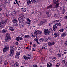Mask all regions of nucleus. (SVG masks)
<instances>
[{
  "label": "nucleus",
  "mask_w": 67,
  "mask_h": 67,
  "mask_svg": "<svg viewBox=\"0 0 67 67\" xmlns=\"http://www.w3.org/2000/svg\"><path fill=\"white\" fill-rule=\"evenodd\" d=\"M30 37V36L29 35H26L25 36L24 38H29Z\"/></svg>",
  "instance_id": "nucleus-15"
},
{
  "label": "nucleus",
  "mask_w": 67,
  "mask_h": 67,
  "mask_svg": "<svg viewBox=\"0 0 67 67\" xmlns=\"http://www.w3.org/2000/svg\"><path fill=\"white\" fill-rule=\"evenodd\" d=\"M53 30L54 31H55L56 29L57 28V26L55 25H53Z\"/></svg>",
  "instance_id": "nucleus-10"
},
{
  "label": "nucleus",
  "mask_w": 67,
  "mask_h": 67,
  "mask_svg": "<svg viewBox=\"0 0 67 67\" xmlns=\"http://www.w3.org/2000/svg\"><path fill=\"white\" fill-rule=\"evenodd\" d=\"M35 49H34V48H32V51H35Z\"/></svg>",
  "instance_id": "nucleus-55"
},
{
  "label": "nucleus",
  "mask_w": 67,
  "mask_h": 67,
  "mask_svg": "<svg viewBox=\"0 0 67 67\" xmlns=\"http://www.w3.org/2000/svg\"><path fill=\"white\" fill-rule=\"evenodd\" d=\"M64 7H61L60 8V10H62V11H64Z\"/></svg>",
  "instance_id": "nucleus-30"
},
{
  "label": "nucleus",
  "mask_w": 67,
  "mask_h": 67,
  "mask_svg": "<svg viewBox=\"0 0 67 67\" xmlns=\"http://www.w3.org/2000/svg\"><path fill=\"white\" fill-rule=\"evenodd\" d=\"M66 31L67 32V26H66Z\"/></svg>",
  "instance_id": "nucleus-64"
},
{
  "label": "nucleus",
  "mask_w": 67,
  "mask_h": 67,
  "mask_svg": "<svg viewBox=\"0 0 67 67\" xmlns=\"http://www.w3.org/2000/svg\"><path fill=\"white\" fill-rule=\"evenodd\" d=\"M59 22V21L58 20H55L54 21V22Z\"/></svg>",
  "instance_id": "nucleus-43"
},
{
  "label": "nucleus",
  "mask_w": 67,
  "mask_h": 67,
  "mask_svg": "<svg viewBox=\"0 0 67 67\" xmlns=\"http://www.w3.org/2000/svg\"><path fill=\"white\" fill-rule=\"evenodd\" d=\"M46 13L47 14H49V12L48 11H46Z\"/></svg>",
  "instance_id": "nucleus-46"
},
{
  "label": "nucleus",
  "mask_w": 67,
  "mask_h": 67,
  "mask_svg": "<svg viewBox=\"0 0 67 67\" xmlns=\"http://www.w3.org/2000/svg\"><path fill=\"white\" fill-rule=\"evenodd\" d=\"M38 34H42V31H41L38 30Z\"/></svg>",
  "instance_id": "nucleus-31"
},
{
  "label": "nucleus",
  "mask_w": 67,
  "mask_h": 67,
  "mask_svg": "<svg viewBox=\"0 0 67 67\" xmlns=\"http://www.w3.org/2000/svg\"><path fill=\"white\" fill-rule=\"evenodd\" d=\"M38 52L39 53H41L42 52V49H40L38 51Z\"/></svg>",
  "instance_id": "nucleus-48"
},
{
  "label": "nucleus",
  "mask_w": 67,
  "mask_h": 67,
  "mask_svg": "<svg viewBox=\"0 0 67 67\" xmlns=\"http://www.w3.org/2000/svg\"><path fill=\"white\" fill-rule=\"evenodd\" d=\"M33 67H37V65H34L33 66Z\"/></svg>",
  "instance_id": "nucleus-47"
},
{
  "label": "nucleus",
  "mask_w": 67,
  "mask_h": 67,
  "mask_svg": "<svg viewBox=\"0 0 67 67\" xmlns=\"http://www.w3.org/2000/svg\"><path fill=\"white\" fill-rule=\"evenodd\" d=\"M15 1L16 2V3H17V4H18V5L19 6V4L18 3V1H17V0H15Z\"/></svg>",
  "instance_id": "nucleus-45"
},
{
  "label": "nucleus",
  "mask_w": 67,
  "mask_h": 67,
  "mask_svg": "<svg viewBox=\"0 0 67 67\" xmlns=\"http://www.w3.org/2000/svg\"><path fill=\"white\" fill-rule=\"evenodd\" d=\"M2 32L3 33H5L7 32V30L5 29H3L2 30Z\"/></svg>",
  "instance_id": "nucleus-22"
},
{
  "label": "nucleus",
  "mask_w": 67,
  "mask_h": 67,
  "mask_svg": "<svg viewBox=\"0 0 67 67\" xmlns=\"http://www.w3.org/2000/svg\"><path fill=\"white\" fill-rule=\"evenodd\" d=\"M19 39L20 40H23V38L21 37H19Z\"/></svg>",
  "instance_id": "nucleus-52"
},
{
  "label": "nucleus",
  "mask_w": 67,
  "mask_h": 67,
  "mask_svg": "<svg viewBox=\"0 0 67 67\" xmlns=\"http://www.w3.org/2000/svg\"><path fill=\"white\" fill-rule=\"evenodd\" d=\"M65 44L66 46H67V41H66L65 42Z\"/></svg>",
  "instance_id": "nucleus-50"
},
{
  "label": "nucleus",
  "mask_w": 67,
  "mask_h": 67,
  "mask_svg": "<svg viewBox=\"0 0 67 67\" xmlns=\"http://www.w3.org/2000/svg\"><path fill=\"white\" fill-rule=\"evenodd\" d=\"M65 60H63L62 61V63H63V64H65V62H65Z\"/></svg>",
  "instance_id": "nucleus-44"
},
{
  "label": "nucleus",
  "mask_w": 67,
  "mask_h": 67,
  "mask_svg": "<svg viewBox=\"0 0 67 67\" xmlns=\"http://www.w3.org/2000/svg\"><path fill=\"white\" fill-rule=\"evenodd\" d=\"M5 39V42H8L9 41H10L11 40V37L9 34L8 33H6V36Z\"/></svg>",
  "instance_id": "nucleus-2"
},
{
  "label": "nucleus",
  "mask_w": 67,
  "mask_h": 67,
  "mask_svg": "<svg viewBox=\"0 0 67 67\" xmlns=\"http://www.w3.org/2000/svg\"><path fill=\"white\" fill-rule=\"evenodd\" d=\"M21 49V48L20 47L19 48H18V50H20Z\"/></svg>",
  "instance_id": "nucleus-61"
},
{
  "label": "nucleus",
  "mask_w": 67,
  "mask_h": 67,
  "mask_svg": "<svg viewBox=\"0 0 67 67\" xmlns=\"http://www.w3.org/2000/svg\"><path fill=\"white\" fill-rule=\"evenodd\" d=\"M52 60H53V61H55L56 60V58L55 57H53L52 59Z\"/></svg>",
  "instance_id": "nucleus-32"
},
{
  "label": "nucleus",
  "mask_w": 67,
  "mask_h": 67,
  "mask_svg": "<svg viewBox=\"0 0 67 67\" xmlns=\"http://www.w3.org/2000/svg\"><path fill=\"white\" fill-rule=\"evenodd\" d=\"M59 63H58L56 65V66L57 67H59Z\"/></svg>",
  "instance_id": "nucleus-38"
},
{
  "label": "nucleus",
  "mask_w": 67,
  "mask_h": 67,
  "mask_svg": "<svg viewBox=\"0 0 67 67\" xmlns=\"http://www.w3.org/2000/svg\"><path fill=\"white\" fill-rule=\"evenodd\" d=\"M28 56H31V55L30 54H28Z\"/></svg>",
  "instance_id": "nucleus-59"
},
{
  "label": "nucleus",
  "mask_w": 67,
  "mask_h": 67,
  "mask_svg": "<svg viewBox=\"0 0 67 67\" xmlns=\"http://www.w3.org/2000/svg\"><path fill=\"white\" fill-rule=\"evenodd\" d=\"M59 14H55L54 15V17L55 18H57V17H59Z\"/></svg>",
  "instance_id": "nucleus-29"
},
{
  "label": "nucleus",
  "mask_w": 67,
  "mask_h": 67,
  "mask_svg": "<svg viewBox=\"0 0 67 67\" xmlns=\"http://www.w3.org/2000/svg\"><path fill=\"white\" fill-rule=\"evenodd\" d=\"M55 5H54V8H57L59 7V4L58 3H57L55 4Z\"/></svg>",
  "instance_id": "nucleus-17"
},
{
  "label": "nucleus",
  "mask_w": 67,
  "mask_h": 67,
  "mask_svg": "<svg viewBox=\"0 0 67 67\" xmlns=\"http://www.w3.org/2000/svg\"><path fill=\"white\" fill-rule=\"evenodd\" d=\"M35 41L36 42H37L38 41V38L36 36V38L35 39Z\"/></svg>",
  "instance_id": "nucleus-34"
},
{
  "label": "nucleus",
  "mask_w": 67,
  "mask_h": 67,
  "mask_svg": "<svg viewBox=\"0 0 67 67\" xmlns=\"http://www.w3.org/2000/svg\"><path fill=\"white\" fill-rule=\"evenodd\" d=\"M55 25H57V26L59 25V26H60L61 25V24L60 23H56Z\"/></svg>",
  "instance_id": "nucleus-24"
},
{
  "label": "nucleus",
  "mask_w": 67,
  "mask_h": 67,
  "mask_svg": "<svg viewBox=\"0 0 67 67\" xmlns=\"http://www.w3.org/2000/svg\"><path fill=\"white\" fill-rule=\"evenodd\" d=\"M43 47H44L43 48L44 49L46 50L47 48V46L46 45H43Z\"/></svg>",
  "instance_id": "nucleus-25"
},
{
  "label": "nucleus",
  "mask_w": 67,
  "mask_h": 67,
  "mask_svg": "<svg viewBox=\"0 0 67 67\" xmlns=\"http://www.w3.org/2000/svg\"><path fill=\"white\" fill-rule=\"evenodd\" d=\"M21 10L22 11H23V12H25V11H26V9L25 8H23L21 9Z\"/></svg>",
  "instance_id": "nucleus-14"
},
{
  "label": "nucleus",
  "mask_w": 67,
  "mask_h": 67,
  "mask_svg": "<svg viewBox=\"0 0 67 67\" xmlns=\"http://www.w3.org/2000/svg\"><path fill=\"white\" fill-rule=\"evenodd\" d=\"M13 22L14 23L15 22H17V20L16 19H14L13 20H12Z\"/></svg>",
  "instance_id": "nucleus-26"
},
{
  "label": "nucleus",
  "mask_w": 67,
  "mask_h": 67,
  "mask_svg": "<svg viewBox=\"0 0 67 67\" xmlns=\"http://www.w3.org/2000/svg\"><path fill=\"white\" fill-rule=\"evenodd\" d=\"M65 18V19H67V16H66L64 17Z\"/></svg>",
  "instance_id": "nucleus-63"
},
{
  "label": "nucleus",
  "mask_w": 67,
  "mask_h": 67,
  "mask_svg": "<svg viewBox=\"0 0 67 67\" xmlns=\"http://www.w3.org/2000/svg\"><path fill=\"white\" fill-rule=\"evenodd\" d=\"M10 31H14V29L13 27H10Z\"/></svg>",
  "instance_id": "nucleus-28"
},
{
  "label": "nucleus",
  "mask_w": 67,
  "mask_h": 67,
  "mask_svg": "<svg viewBox=\"0 0 67 67\" xmlns=\"http://www.w3.org/2000/svg\"><path fill=\"white\" fill-rule=\"evenodd\" d=\"M12 14L13 16L14 15H16L17 14V13L15 12L14 11L12 13Z\"/></svg>",
  "instance_id": "nucleus-11"
},
{
  "label": "nucleus",
  "mask_w": 67,
  "mask_h": 67,
  "mask_svg": "<svg viewBox=\"0 0 67 67\" xmlns=\"http://www.w3.org/2000/svg\"><path fill=\"white\" fill-rule=\"evenodd\" d=\"M27 24H30L31 23V22L30 19H29V18H27Z\"/></svg>",
  "instance_id": "nucleus-13"
},
{
  "label": "nucleus",
  "mask_w": 67,
  "mask_h": 67,
  "mask_svg": "<svg viewBox=\"0 0 67 67\" xmlns=\"http://www.w3.org/2000/svg\"><path fill=\"white\" fill-rule=\"evenodd\" d=\"M15 26H18V24L17 23H16L15 25Z\"/></svg>",
  "instance_id": "nucleus-57"
},
{
  "label": "nucleus",
  "mask_w": 67,
  "mask_h": 67,
  "mask_svg": "<svg viewBox=\"0 0 67 67\" xmlns=\"http://www.w3.org/2000/svg\"><path fill=\"white\" fill-rule=\"evenodd\" d=\"M52 8V5H51L50 6H47L46 8L47 9H49V8Z\"/></svg>",
  "instance_id": "nucleus-27"
},
{
  "label": "nucleus",
  "mask_w": 67,
  "mask_h": 67,
  "mask_svg": "<svg viewBox=\"0 0 67 67\" xmlns=\"http://www.w3.org/2000/svg\"><path fill=\"white\" fill-rule=\"evenodd\" d=\"M29 50H31V46H30L29 47Z\"/></svg>",
  "instance_id": "nucleus-51"
},
{
  "label": "nucleus",
  "mask_w": 67,
  "mask_h": 67,
  "mask_svg": "<svg viewBox=\"0 0 67 67\" xmlns=\"http://www.w3.org/2000/svg\"><path fill=\"white\" fill-rule=\"evenodd\" d=\"M44 38H41L39 39V41L40 42H42L44 41Z\"/></svg>",
  "instance_id": "nucleus-21"
},
{
  "label": "nucleus",
  "mask_w": 67,
  "mask_h": 67,
  "mask_svg": "<svg viewBox=\"0 0 67 67\" xmlns=\"http://www.w3.org/2000/svg\"><path fill=\"white\" fill-rule=\"evenodd\" d=\"M48 45L49 46H52L53 45H54L55 44V43L54 42H49L48 43Z\"/></svg>",
  "instance_id": "nucleus-6"
},
{
  "label": "nucleus",
  "mask_w": 67,
  "mask_h": 67,
  "mask_svg": "<svg viewBox=\"0 0 67 67\" xmlns=\"http://www.w3.org/2000/svg\"><path fill=\"white\" fill-rule=\"evenodd\" d=\"M20 54V53L19 52H17L16 53V55L17 56H19Z\"/></svg>",
  "instance_id": "nucleus-36"
},
{
  "label": "nucleus",
  "mask_w": 67,
  "mask_h": 67,
  "mask_svg": "<svg viewBox=\"0 0 67 67\" xmlns=\"http://www.w3.org/2000/svg\"><path fill=\"white\" fill-rule=\"evenodd\" d=\"M23 57L25 60H28L30 59V57H26L25 55H24Z\"/></svg>",
  "instance_id": "nucleus-8"
},
{
  "label": "nucleus",
  "mask_w": 67,
  "mask_h": 67,
  "mask_svg": "<svg viewBox=\"0 0 67 67\" xmlns=\"http://www.w3.org/2000/svg\"><path fill=\"white\" fill-rule=\"evenodd\" d=\"M50 32L49 30L47 29H45L44 30V34L45 35H47V34H49Z\"/></svg>",
  "instance_id": "nucleus-5"
},
{
  "label": "nucleus",
  "mask_w": 67,
  "mask_h": 67,
  "mask_svg": "<svg viewBox=\"0 0 67 67\" xmlns=\"http://www.w3.org/2000/svg\"><path fill=\"white\" fill-rule=\"evenodd\" d=\"M48 39H47V38H45V39L44 40V41L45 42H48Z\"/></svg>",
  "instance_id": "nucleus-37"
},
{
  "label": "nucleus",
  "mask_w": 67,
  "mask_h": 67,
  "mask_svg": "<svg viewBox=\"0 0 67 67\" xmlns=\"http://www.w3.org/2000/svg\"><path fill=\"white\" fill-rule=\"evenodd\" d=\"M4 63L5 65H8V62L7 61H4Z\"/></svg>",
  "instance_id": "nucleus-35"
},
{
  "label": "nucleus",
  "mask_w": 67,
  "mask_h": 67,
  "mask_svg": "<svg viewBox=\"0 0 67 67\" xmlns=\"http://www.w3.org/2000/svg\"><path fill=\"white\" fill-rule=\"evenodd\" d=\"M31 2L32 3H35L36 2V1L35 0H31Z\"/></svg>",
  "instance_id": "nucleus-33"
},
{
  "label": "nucleus",
  "mask_w": 67,
  "mask_h": 67,
  "mask_svg": "<svg viewBox=\"0 0 67 67\" xmlns=\"http://www.w3.org/2000/svg\"><path fill=\"white\" fill-rule=\"evenodd\" d=\"M49 30L51 32H52L53 31V30L52 29V28H51L49 29Z\"/></svg>",
  "instance_id": "nucleus-49"
},
{
  "label": "nucleus",
  "mask_w": 67,
  "mask_h": 67,
  "mask_svg": "<svg viewBox=\"0 0 67 67\" xmlns=\"http://www.w3.org/2000/svg\"><path fill=\"white\" fill-rule=\"evenodd\" d=\"M58 2V0H57L56 1V0H53V3L54 4H56V3H57Z\"/></svg>",
  "instance_id": "nucleus-19"
},
{
  "label": "nucleus",
  "mask_w": 67,
  "mask_h": 67,
  "mask_svg": "<svg viewBox=\"0 0 67 67\" xmlns=\"http://www.w3.org/2000/svg\"><path fill=\"white\" fill-rule=\"evenodd\" d=\"M30 45H32V42H30Z\"/></svg>",
  "instance_id": "nucleus-60"
},
{
  "label": "nucleus",
  "mask_w": 67,
  "mask_h": 67,
  "mask_svg": "<svg viewBox=\"0 0 67 67\" xmlns=\"http://www.w3.org/2000/svg\"><path fill=\"white\" fill-rule=\"evenodd\" d=\"M5 47L3 49V53H5L9 50V46L8 45H6L5 46Z\"/></svg>",
  "instance_id": "nucleus-4"
},
{
  "label": "nucleus",
  "mask_w": 67,
  "mask_h": 67,
  "mask_svg": "<svg viewBox=\"0 0 67 67\" xmlns=\"http://www.w3.org/2000/svg\"><path fill=\"white\" fill-rule=\"evenodd\" d=\"M16 45H18V44H19V43H18V42H16Z\"/></svg>",
  "instance_id": "nucleus-62"
},
{
  "label": "nucleus",
  "mask_w": 67,
  "mask_h": 67,
  "mask_svg": "<svg viewBox=\"0 0 67 67\" xmlns=\"http://www.w3.org/2000/svg\"><path fill=\"white\" fill-rule=\"evenodd\" d=\"M59 31L60 32H62L64 31V29H61Z\"/></svg>",
  "instance_id": "nucleus-41"
},
{
  "label": "nucleus",
  "mask_w": 67,
  "mask_h": 67,
  "mask_svg": "<svg viewBox=\"0 0 67 67\" xmlns=\"http://www.w3.org/2000/svg\"><path fill=\"white\" fill-rule=\"evenodd\" d=\"M58 57H61V55L60 54L58 53Z\"/></svg>",
  "instance_id": "nucleus-39"
},
{
  "label": "nucleus",
  "mask_w": 67,
  "mask_h": 67,
  "mask_svg": "<svg viewBox=\"0 0 67 67\" xmlns=\"http://www.w3.org/2000/svg\"><path fill=\"white\" fill-rule=\"evenodd\" d=\"M63 12L62 13V14H64V13H65V10H64L63 11Z\"/></svg>",
  "instance_id": "nucleus-53"
},
{
  "label": "nucleus",
  "mask_w": 67,
  "mask_h": 67,
  "mask_svg": "<svg viewBox=\"0 0 67 67\" xmlns=\"http://www.w3.org/2000/svg\"><path fill=\"white\" fill-rule=\"evenodd\" d=\"M1 24H0V28L2 29L3 28V26H2V24H3V23H4V22H2L1 23Z\"/></svg>",
  "instance_id": "nucleus-18"
},
{
  "label": "nucleus",
  "mask_w": 67,
  "mask_h": 67,
  "mask_svg": "<svg viewBox=\"0 0 67 67\" xmlns=\"http://www.w3.org/2000/svg\"><path fill=\"white\" fill-rule=\"evenodd\" d=\"M12 66H13V67H18L19 66V64L18 62H16L14 65H12Z\"/></svg>",
  "instance_id": "nucleus-12"
},
{
  "label": "nucleus",
  "mask_w": 67,
  "mask_h": 67,
  "mask_svg": "<svg viewBox=\"0 0 67 67\" xmlns=\"http://www.w3.org/2000/svg\"><path fill=\"white\" fill-rule=\"evenodd\" d=\"M27 4L28 5H29V4H31V2L30 0H28L27 1Z\"/></svg>",
  "instance_id": "nucleus-20"
},
{
  "label": "nucleus",
  "mask_w": 67,
  "mask_h": 67,
  "mask_svg": "<svg viewBox=\"0 0 67 67\" xmlns=\"http://www.w3.org/2000/svg\"><path fill=\"white\" fill-rule=\"evenodd\" d=\"M21 17H22L23 18V17H24V15L23 14H22L21 15Z\"/></svg>",
  "instance_id": "nucleus-54"
},
{
  "label": "nucleus",
  "mask_w": 67,
  "mask_h": 67,
  "mask_svg": "<svg viewBox=\"0 0 67 67\" xmlns=\"http://www.w3.org/2000/svg\"><path fill=\"white\" fill-rule=\"evenodd\" d=\"M65 35H66V34L65 33H63L62 34V37L64 36H65Z\"/></svg>",
  "instance_id": "nucleus-40"
},
{
  "label": "nucleus",
  "mask_w": 67,
  "mask_h": 67,
  "mask_svg": "<svg viewBox=\"0 0 67 67\" xmlns=\"http://www.w3.org/2000/svg\"><path fill=\"white\" fill-rule=\"evenodd\" d=\"M38 30H37L36 31H35L34 32V35H35L36 36L37 34H38Z\"/></svg>",
  "instance_id": "nucleus-16"
},
{
  "label": "nucleus",
  "mask_w": 67,
  "mask_h": 67,
  "mask_svg": "<svg viewBox=\"0 0 67 67\" xmlns=\"http://www.w3.org/2000/svg\"><path fill=\"white\" fill-rule=\"evenodd\" d=\"M19 39H20V38L19 37H17L16 38V40L17 41H19Z\"/></svg>",
  "instance_id": "nucleus-42"
},
{
  "label": "nucleus",
  "mask_w": 67,
  "mask_h": 67,
  "mask_svg": "<svg viewBox=\"0 0 67 67\" xmlns=\"http://www.w3.org/2000/svg\"><path fill=\"white\" fill-rule=\"evenodd\" d=\"M54 37L56 38L57 36V33H55L54 34Z\"/></svg>",
  "instance_id": "nucleus-23"
},
{
  "label": "nucleus",
  "mask_w": 67,
  "mask_h": 67,
  "mask_svg": "<svg viewBox=\"0 0 67 67\" xmlns=\"http://www.w3.org/2000/svg\"><path fill=\"white\" fill-rule=\"evenodd\" d=\"M0 63L1 64H2V61L1 60L0 61Z\"/></svg>",
  "instance_id": "nucleus-58"
},
{
  "label": "nucleus",
  "mask_w": 67,
  "mask_h": 67,
  "mask_svg": "<svg viewBox=\"0 0 67 67\" xmlns=\"http://www.w3.org/2000/svg\"><path fill=\"white\" fill-rule=\"evenodd\" d=\"M45 59L44 57H43L42 59V60H44Z\"/></svg>",
  "instance_id": "nucleus-56"
},
{
  "label": "nucleus",
  "mask_w": 67,
  "mask_h": 67,
  "mask_svg": "<svg viewBox=\"0 0 67 67\" xmlns=\"http://www.w3.org/2000/svg\"><path fill=\"white\" fill-rule=\"evenodd\" d=\"M11 49L10 51V56H12L13 55H14V51H16V48L15 46H12L11 47Z\"/></svg>",
  "instance_id": "nucleus-1"
},
{
  "label": "nucleus",
  "mask_w": 67,
  "mask_h": 67,
  "mask_svg": "<svg viewBox=\"0 0 67 67\" xmlns=\"http://www.w3.org/2000/svg\"><path fill=\"white\" fill-rule=\"evenodd\" d=\"M18 20L19 22H24L23 18H22L19 17L18 18Z\"/></svg>",
  "instance_id": "nucleus-7"
},
{
  "label": "nucleus",
  "mask_w": 67,
  "mask_h": 67,
  "mask_svg": "<svg viewBox=\"0 0 67 67\" xmlns=\"http://www.w3.org/2000/svg\"><path fill=\"white\" fill-rule=\"evenodd\" d=\"M47 22V20L46 19H45L44 21H41L40 22V23L38 25V26H41L42 24V25H43V24H45V23H46Z\"/></svg>",
  "instance_id": "nucleus-3"
},
{
  "label": "nucleus",
  "mask_w": 67,
  "mask_h": 67,
  "mask_svg": "<svg viewBox=\"0 0 67 67\" xmlns=\"http://www.w3.org/2000/svg\"><path fill=\"white\" fill-rule=\"evenodd\" d=\"M47 67H52V64L50 62H49L47 63Z\"/></svg>",
  "instance_id": "nucleus-9"
}]
</instances>
